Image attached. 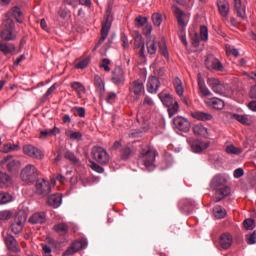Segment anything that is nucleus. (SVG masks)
<instances>
[{"mask_svg": "<svg viewBox=\"0 0 256 256\" xmlns=\"http://www.w3.org/2000/svg\"><path fill=\"white\" fill-rule=\"evenodd\" d=\"M92 159L96 161L99 165H109V161H111V156L107 149L101 146H94L91 150Z\"/></svg>", "mask_w": 256, "mask_h": 256, "instance_id": "nucleus-6", "label": "nucleus"}, {"mask_svg": "<svg viewBox=\"0 0 256 256\" xmlns=\"http://www.w3.org/2000/svg\"><path fill=\"white\" fill-rule=\"evenodd\" d=\"M147 21H148L147 17L139 15L134 20L135 27H137L138 29L141 27H145V25H147Z\"/></svg>", "mask_w": 256, "mask_h": 256, "instance_id": "nucleus-44", "label": "nucleus"}, {"mask_svg": "<svg viewBox=\"0 0 256 256\" xmlns=\"http://www.w3.org/2000/svg\"><path fill=\"white\" fill-rule=\"evenodd\" d=\"M65 159H68V161H71V163H79V160L77 158V156H75V153L71 152V151H66V153L64 154Z\"/></svg>", "mask_w": 256, "mask_h": 256, "instance_id": "nucleus-51", "label": "nucleus"}, {"mask_svg": "<svg viewBox=\"0 0 256 256\" xmlns=\"http://www.w3.org/2000/svg\"><path fill=\"white\" fill-rule=\"evenodd\" d=\"M157 155V150L151 149L148 146L140 151V159L143 162V165L146 167L147 171L155 170V158Z\"/></svg>", "mask_w": 256, "mask_h": 256, "instance_id": "nucleus-3", "label": "nucleus"}, {"mask_svg": "<svg viewBox=\"0 0 256 256\" xmlns=\"http://www.w3.org/2000/svg\"><path fill=\"white\" fill-rule=\"evenodd\" d=\"M13 213L9 210L0 211V221H9V218L12 217Z\"/></svg>", "mask_w": 256, "mask_h": 256, "instance_id": "nucleus-55", "label": "nucleus"}, {"mask_svg": "<svg viewBox=\"0 0 256 256\" xmlns=\"http://www.w3.org/2000/svg\"><path fill=\"white\" fill-rule=\"evenodd\" d=\"M249 97L250 99H256V85L251 87Z\"/></svg>", "mask_w": 256, "mask_h": 256, "instance_id": "nucleus-63", "label": "nucleus"}, {"mask_svg": "<svg viewBox=\"0 0 256 256\" xmlns=\"http://www.w3.org/2000/svg\"><path fill=\"white\" fill-rule=\"evenodd\" d=\"M72 111H76L78 117H81V118H84L85 115H86V111H85V108L84 107H74L72 108Z\"/></svg>", "mask_w": 256, "mask_h": 256, "instance_id": "nucleus-58", "label": "nucleus"}, {"mask_svg": "<svg viewBox=\"0 0 256 256\" xmlns=\"http://www.w3.org/2000/svg\"><path fill=\"white\" fill-rule=\"evenodd\" d=\"M232 119H235L238 121V123H241L242 125H251V122L249 121V115L247 114H232Z\"/></svg>", "mask_w": 256, "mask_h": 256, "instance_id": "nucleus-34", "label": "nucleus"}, {"mask_svg": "<svg viewBox=\"0 0 256 256\" xmlns=\"http://www.w3.org/2000/svg\"><path fill=\"white\" fill-rule=\"evenodd\" d=\"M233 245V236L229 233H224L220 236V246L222 249H229Z\"/></svg>", "mask_w": 256, "mask_h": 256, "instance_id": "nucleus-26", "label": "nucleus"}, {"mask_svg": "<svg viewBox=\"0 0 256 256\" xmlns=\"http://www.w3.org/2000/svg\"><path fill=\"white\" fill-rule=\"evenodd\" d=\"M53 231H55V233H58V235L65 237V235L69 233V225H67V223H64V222L55 224L53 226Z\"/></svg>", "mask_w": 256, "mask_h": 256, "instance_id": "nucleus-28", "label": "nucleus"}, {"mask_svg": "<svg viewBox=\"0 0 256 256\" xmlns=\"http://www.w3.org/2000/svg\"><path fill=\"white\" fill-rule=\"evenodd\" d=\"M132 153L133 151L131 150V147L124 146L123 148L120 149V159H122V161H127V159L131 157Z\"/></svg>", "mask_w": 256, "mask_h": 256, "instance_id": "nucleus-42", "label": "nucleus"}, {"mask_svg": "<svg viewBox=\"0 0 256 256\" xmlns=\"http://www.w3.org/2000/svg\"><path fill=\"white\" fill-rule=\"evenodd\" d=\"M13 201V196L7 192L0 193V205H7V203H11Z\"/></svg>", "mask_w": 256, "mask_h": 256, "instance_id": "nucleus-43", "label": "nucleus"}, {"mask_svg": "<svg viewBox=\"0 0 256 256\" xmlns=\"http://www.w3.org/2000/svg\"><path fill=\"white\" fill-rule=\"evenodd\" d=\"M208 105L212 107V109H216V111H222L225 109V102L219 98H211L208 102Z\"/></svg>", "mask_w": 256, "mask_h": 256, "instance_id": "nucleus-29", "label": "nucleus"}, {"mask_svg": "<svg viewBox=\"0 0 256 256\" xmlns=\"http://www.w3.org/2000/svg\"><path fill=\"white\" fill-rule=\"evenodd\" d=\"M15 29V22L13 19H5L0 26V37L3 41H13L17 38V35L13 33Z\"/></svg>", "mask_w": 256, "mask_h": 256, "instance_id": "nucleus-4", "label": "nucleus"}, {"mask_svg": "<svg viewBox=\"0 0 256 256\" xmlns=\"http://www.w3.org/2000/svg\"><path fill=\"white\" fill-rule=\"evenodd\" d=\"M65 135L72 141H81V139H83V134H81V132H73L71 129L66 130Z\"/></svg>", "mask_w": 256, "mask_h": 256, "instance_id": "nucleus-38", "label": "nucleus"}, {"mask_svg": "<svg viewBox=\"0 0 256 256\" xmlns=\"http://www.w3.org/2000/svg\"><path fill=\"white\" fill-rule=\"evenodd\" d=\"M208 85L211 87L212 91H214V93H217L218 95H222L223 91H225V86L221 84V81L215 78H209Z\"/></svg>", "mask_w": 256, "mask_h": 256, "instance_id": "nucleus-20", "label": "nucleus"}, {"mask_svg": "<svg viewBox=\"0 0 256 256\" xmlns=\"http://www.w3.org/2000/svg\"><path fill=\"white\" fill-rule=\"evenodd\" d=\"M244 227L247 231H253L255 229V220L251 218L244 220Z\"/></svg>", "mask_w": 256, "mask_h": 256, "instance_id": "nucleus-53", "label": "nucleus"}, {"mask_svg": "<svg viewBox=\"0 0 256 256\" xmlns=\"http://www.w3.org/2000/svg\"><path fill=\"white\" fill-rule=\"evenodd\" d=\"M25 221H27V216H25L24 214L18 213L15 216L14 221L10 226L11 231L12 233H14V235H19L21 231H23V225H25Z\"/></svg>", "mask_w": 256, "mask_h": 256, "instance_id": "nucleus-11", "label": "nucleus"}, {"mask_svg": "<svg viewBox=\"0 0 256 256\" xmlns=\"http://www.w3.org/2000/svg\"><path fill=\"white\" fill-rule=\"evenodd\" d=\"M213 213L216 219H224V217L227 215V211L220 205L213 208Z\"/></svg>", "mask_w": 256, "mask_h": 256, "instance_id": "nucleus-40", "label": "nucleus"}, {"mask_svg": "<svg viewBox=\"0 0 256 256\" xmlns=\"http://www.w3.org/2000/svg\"><path fill=\"white\" fill-rule=\"evenodd\" d=\"M193 133L195 135H199L200 137H207L208 135V130L205 126L202 124H196L193 127Z\"/></svg>", "mask_w": 256, "mask_h": 256, "instance_id": "nucleus-32", "label": "nucleus"}, {"mask_svg": "<svg viewBox=\"0 0 256 256\" xmlns=\"http://www.w3.org/2000/svg\"><path fill=\"white\" fill-rule=\"evenodd\" d=\"M146 47L148 55H155L157 53V42L155 40H147Z\"/></svg>", "mask_w": 256, "mask_h": 256, "instance_id": "nucleus-39", "label": "nucleus"}, {"mask_svg": "<svg viewBox=\"0 0 256 256\" xmlns=\"http://www.w3.org/2000/svg\"><path fill=\"white\" fill-rule=\"evenodd\" d=\"M20 178L23 183L31 185L36 179H39V170L35 165L28 164L21 170Z\"/></svg>", "mask_w": 256, "mask_h": 256, "instance_id": "nucleus-5", "label": "nucleus"}, {"mask_svg": "<svg viewBox=\"0 0 256 256\" xmlns=\"http://www.w3.org/2000/svg\"><path fill=\"white\" fill-rule=\"evenodd\" d=\"M233 175L235 179H240V177H243V175H245V171L243 170V168H238L234 171Z\"/></svg>", "mask_w": 256, "mask_h": 256, "instance_id": "nucleus-60", "label": "nucleus"}, {"mask_svg": "<svg viewBox=\"0 0 256 256\" xmlns=\"http://www.w3.org/2000/svg\"><path fill=\"white\" fill-rule=\"evenodd\" d=\"M172 9H173V13L177 19L178 25L180 27H182V29L187 27V22H185L187 14H185V12H183V10L179 9V6H177V5H173Z\"/></svg>", "mask_w": 256, "mask_h": 256, "instance_id": "nucleus-16", "label": "nucleus"}, {"mask_svg": "<svg viewBox=\"0 0 256 256\" xmlns=\"http://www.w3.org/2000/svg\"><path fill=\"white\" fill-rule=\"evenodd\" d=\"M210 189L215 191L212 196L214 203H219L231 195V187L227 185V178L223 174H217L212 178Z\"/></svg>", "mask_w": 256, "mask_h": 256, "instance_id": "nucleus-1", "label": "nucleus"}, {"mask_svg": "<svg viewBox=\"0 0 256 256\" xmlns=\"http://www.w3.org/2000/svg\"><path fill=\"white\" fill-rule=\"evenodd\" d=\"M22 151L24 155H27V157H30L31 159H37L38 161L45 159V153H43L41 149L33 144L24 145Z\"/></svg>", "mask_w": 256, "mask_h": 256, "instance_id": "nucleus-7", "label": "nucleus"}, {"mask_svg": "<svg viewBox=\"0 0 256 256\" xmlns=\"http://www.w3.org/2000/svg\"><path fill=\"white\" fill-rule=\"evenodd\" d=\"M144 35H151V31H153V26H151V24H147L144 29Z\"/></svg>", "mask_w": 256, "mask_h": 256, "instance_id": "nucleus-62", "label": "nucleus"}, {"mask_svg": "<svg viewBox=\"0 0 256 256\" xmlns=\"http://www.w3.org/2000/svg\"><path fill=\"white\" fill-rule=\"evenodd\" d=\"M134 46L135 49H140L139 55L142 59H145V42L143 41V36L139 34V31L135 32Z\"/></svg>", "mask_w": 256, "mask_h": 256, "instance_id": "nucleus-17", "label": "nucleus"}, {"mask_svg": "<svg viewBox=\"0 0 256 256\" xmlns=\"http://www.w3.org/2000/svg\"><path fill=\"white\" fill-rule=\"evenodd\" d=\"M15 49L14 44L0 42V51L4 53V55H11V53H15Z\"/></svg>", "mask_w": 256, "mask_h": 256, "instance_id": "nucleus-31", "label": "nucleus"}, {"mask_svg": "<svg viewBox=\"0 0 256 256\" xmlns=\"http://www.w3.org/2000/svg\"><path fill=\"white\" fill-rule=\"evenodd\" d=\"M1 165H6L7 171L9 173H17L21 168V162L19 160L13 159L12 155H8L1 160Z\"/></svg>", "mask_w": 256, "mask_h": 256, "instance_id": "nucleus-10", "label": "nucleus"}, {"mask_svg": "<svg viewBox=\"0 0 256 256\" xmlns=\"http://www.w3.org/2000/svg\"><path fill=\"white\" fill-rule=\"evenodd\" d=\"M92 171H95L96 173H105V168L101 167L99 163L92 162L91 164Z\"/></svg>", "mask_w": 256, "mask_h": 256, "instance_id": "nucleus-57", "label": "nucleus"}, {"mask_svg": "<svg viewBox=\"0 0 256 256\" xmlns=\"http://www.w3.org/2000/svg\"><path fill=\"white\" fill-rule=\"evenodd\" d=\"M94 86L96 87V91L99 93V95H103V93H105V83L99 75L94 77Z\"/></svg>", "mask_w": 256, "mask_h": 256, "instance_id": "nucleus-30", "label": "nucleus"}, {"mask_svg": "<svg viewBox=\"0 0 256 256\" xmlns=\"http://www.w3.org/2000/svg\"><path fill=\"white\" fill-rule=\"evenodd\" d=\"M200 39L201 41H209V28L207 26H200Z\"/></svg>", "mask_w": 256, "mask_h": 256, "instance_id": "nucleus-46", "label": "nucleus"}, {"mask_svg": "<svg viewBox=\"0 0 256 256\" xmlns=\"http://www.w3.org/2000/svg\"><path fill=\"white\" fill-rule=\"evenodd\" d=\"M205 65L208 71H223V63L212 54L206 57Z\"/></svg>", "mask_w": 256, "mask_h": 256, "instance_id": "nucleus-14", "label": "nucleus"}, {"mask_svg": "<svg viewBox=\"0 0 256 256\" xmlns=\"http://www.w3.org/2000/svg\"><path fill=\"white\" fill-rule=\"evenodd\" d=\"M121 41L123 43L124 49H129V39L127 38V35L125 33H121Z\"/></svg>", "mask_w": 256, "mask_h": 256, "instance_id": "nucleus-59", "label": "nucleus"}, {"mask_svg": "<svg viewBox=\"0 0 256 256\" xmlns=\"http://www.w3.org/2000/svg\"><path fill=\"white\" fill-rule=\"evenodd\" d=\"M111 25H113V12H111V7H109L104 15V21L102 22L101 37L96 43L93 51H96L100 45L105 43V39L109 36V31H111Z\"/></svg>", "mask_w": 256, "mask_h": 256, "instance_id": "nucleus-2", "label": "nucleus"}, {"mask_svg": "<svg viewBox=\"0 0 256 256\" xmlns=\"http://www.w3.org/2000/svg\"><path fill=\"white\" fill-rule=\"evenodd\" d=\"M46 137H52L51 130H42L40 132V139H45Z\"/></svg>", "mask_w": 256, "mask_h": 256, "instance_id": "nucleus-61", "label": "nucleus"}, {"mask_svg": "<svg viewBox=\"0 0 256 256\" xmlns=\"http://www.w3.org/2000/svg\"><path fill=\"white\" fill-rule=\"evenodd\" d=\"M0 185H4V187H11L13 185V179L9 174L0 172Z\"/></svg>", "mask_w": 256, "mask_h": 256, "instance_id": "nucleus-33", "label": "nucleus"}, {"mask_svg": "<svg viewBox=\"0 0 256 256\" xmlns=\"http://www.w3.org/2000/svg\"><path fill=\"white\" fill-rule=\"evenodd\" d=\"M173 124L178 131H182V133H189L191 130V122L183 116H176L173 119Z\"/></svg>", "mask_w": 256, "mask_h": 256, "instance_id": "nucleus-13", "label": "nucleus"}, {"mask_svg": "<svg viewBox=\"0 0 256 256\" xmlns=\"http://www.w3.org/2000/svg\"><path fill=\"white\" fill-rule=\"evenodd\" d=\"M13 151H21V146L19 144H4L2 152L3 153H11Z\"/></svg>", "mask_w": 256, "mask_h": 256, "instance_id": "nucleus-41", "label": "nucleus"}, {"mask_svg": "<svg viewBox=\"0 0 256 256\" xmlns=\"http://www.w3.org/2000/svg\"><path fill=\"white\" fill-rule=\"evenodd\" d=\"M159 52L160 55H163V57L169 59V51L167 50V45L165 43L159 45Z\"/></svg>", "mask_w": 256, "mask_h": 256, "instance_id": "nucleus-56", "label": "nucleus"}, {"mask_svg": "<svg viewBox=\"0 0 256 256\" xmlns=\"http://www.w3.org/2000/svg\"><path fill=\"white\" fill-rule=\"evenodd\" d=\"M47 221V215L45 212H36L29 218V223H32V225H43Z\"/></svg>", "mask_w": 256, "mask_h": 256, "instance_id": "nucleus-23", "label": "nucleus"}, {"mask_svg": "<svg viewBox=\"0 0 256 256\" xmlns=\"http://www.w3.org/2000/svg\"><path fill=\"white\" fill-rule=\"evenodd\" d=\"M36 195L47 197L51 193V182L45 179H38L35 184Z\"/></svg>", "mask_w": 256, "mask_h": 256, "instance_id": "nucleus-9", "label": "nucleus"}, {"mask_svg": "<svg viewBox=\"0 0 256 256\" xmlns=\"http://www.w3.org/2000/svg\"><path fill=\"white\" fill-rule=\"evenodd\" d=\"M217 7L221 17H229V1L217 0Z\"/></svg>", "mask_w": 256, "mask_h": 256, "instance_id": "nucleus-25", "label": "nucleus"}, {"mask_svg": "<svg viewBox=\"0 0 256 256\" xmlns=\"http://www.w3.org/2000/svg\"><path fill=\"white\" fill-rule=\"evenodd\" d=\"M71 88L76 91L78 97H81L86 91L85 86L81 82H72Z\"/></svg>", "mask_w": 256, "mask_h": 256, "instance_id": "nucleus-36", "label": "nucleus"}, {"mask_svg": "<svg viewBox=\"0 0 256 256\" xmlns=\"http://www.w3.org/2000/svg\"><path fill=\"white\" fill-rule=\"evenodd\" d=\"M226 153H228V155H241L243 150L241 148L235 147V145H228L226 147Z\"/></svg>", "mask_w": 256, "mask_h": 256, "instance_id": "nucleus-45", "label": "nucleus"}, {"mask_svg": "<svg viewBox=\"0 0 256 256\" xmlns=\"http://www.w3.org/2000/svg\"><path fill=\"white\" fill-rule=\"evenodd\" d=\"M91 63V57L87 56L75 65V69H85Z\"/></svg>", "mask_w": 256, "mask_h": 256, "instance_id": "nucleus-48", "label": "nucleus"}, {"mask_svg": "<svg viewBox=\"0 0 256 256\" xmlns=\"http://www.w3.org/2000/svg\"><path fill=\"white\" fill-rule=\"evenodd\" d=\"M246 243L248 245H255L256 243V230L253 231V233L246 235Z\"/></svg>", "mask_w": 256, "mask_h": 256, "instance_id": "nucleus-54", "label": "nucleus"}, {"mask_svg": "<svg viewBox=\"0 0 256 256\" xmlns=\"http://www.w3.org/2000/svg\"><path fill=\"white\" fill-rule=\"evenodd\" d=\"M178 111H179V103L177 101L172 103V105L168 106L169 117H173V115H176Z\"/></svg>", "mask_w": 256, "mask_h": 256, "instance_id": "nucleus-49", "label": "nucleus"}, {"mask_svg": "<svg viewBox=\"0 0 256 256\" xmlns=\"http://www.w3.org/2000/svg\"><path fill=\"white\" fill-rule=\"evenodd\" d=\"M47 203L50 205V207L57 209L58 207H61V203H63V196L59 193L50 195Z\"/></svg>", "mask_w": 256, "mask_h": 256, "instance_id": "nucleus-24", "label": "nucleus"}, {"mask_svg": "<svg viewBox=\"0 0 256 256\" xmlns=\"http://www.w3.org/2000/svg\"><path fill=\"white\" fill-rule=\"evenodd\" d=\"M109 65H111V60H109V58H104V59H102L100 68L104 69V71H106V73H109V71H111V67H109Z\"/></svg>", "mask_w": 256, "mask_h": 256, "instance_id": "nucleus-52", "label": "nucleus"}, {"mask_svg": "<svg viewBox=\"0 0 256 256\" xmlns=\"http://www.w3.org/2000/svg\"><path fill=\"white\" fill-rule=\"evenodd\" d=\"M248 109H250V111H254L256 113V101L249 102Z\"/></svg>", "mask_w": 256, "mask_h": 256, "instance_id": "nucleus-64", "label": "nucleus"}, {"mask_svg": "<svg viewBox=\"0 0 256 256\" xmlns=\"http://www.w3.org/2000/svg\"><path fill=\"white\" fill-rule=\"evenodd\" d=\"M234 9L237 17L240 19H247V12L245 10V5L241 2V0H234Z\"/></svg>", "mask_w": 256, "mask_h": 256, "instance_id": "nucleus-22", "label": "nucleus"}, {"mask_svg": "<svg viewBox=\"0 0 256 256\" xmlns=\"http://www.w3.org/2000/svg\"><path fill=\"white\" fill-rule=\"evenodd\" d=\"M152 21L156 27H161V24L163 23V16L159 13H154L152 14Z\"/></svg>", "mask_w": 256, "mask_h": 256, "instance_id": "nucleus-50", "label": "nucleus"}, {"mask_svg": "<svg viewBox=\"0 0 256 256\" xmlns=\"http://www.w3.org/2000/svg\"><path fill=\"white\" fill-rule=\"evenodd\" d=\"M159 87H161V81L156 76H149L147 82V91L148 93H157L159 91Z\"/></svg>", "mask_w": 256, "mask_h": 256, "instance_id": "nucleus-18", "label": "nucleus"}, {"mask_svg": "<svg viewBox=\"0 0 256 256\" xmlns=\"http://www.w3.org/2000/svg\"><path fill=\"white\" fill-rule=\"evenodd\" d=\"M111 81L114 85H125V70L121 66H116L112 71Z\"/></svg>", "mask_w": 256, "mask_h": 256, "instance_id": "nucleus-15", "label": "nucleus"}, {"mask_svg": "<svg viewBox=\"0 0 256 256\" xmlns=\"http://www.w3.org/2000/svg\"><path fill=\"white\" fill-rule=\"evenodd\" d=\"M158 97L165 107H171V105H173V96H171V94L160 93Z\"/></svg>", "mask_w": 256, "mask_h": 256, "instance_id": "nucleus-35", "label": "nucleus"}, {"mask_svg": "<svg viewBox=\"0 0 256 256\" xmlns=\"http://www.w3.org/2000/svg\"><path fill=\"white\" fill-rule=\"evenodd\" d=\"M88 245L87 239L82 238L80 240H76L74 243H72L71 247H69L62 256H70L75 255L78 251H81V249H86Z\"/></svg>", "mask_w": 256, "mask_h": 256, "instance_id": "nucleus-12", "label": "nucleus"}, {"mask_svg": "<svg viewBox=\"0 0 256 256\" xmlns=\"http://www.w3.org/2000/svg\"><path fill=\"white\" fill-rule=\"evenodd\" d=\"M3 240L9 253H21V247L19 246V242H17V239H15L14 235L3 233Z\"/></svg>", "mask_w": 256, "mask_h": 256, "instance_id": "nucleus-8", "label": "nucleus"}, {"mask_svg": "<svg viewBox=\"0 0 256 256\" xmlns=\"http://www.w3.org/2000/svg\"><path fill=\"white\" fill-rule=\"evenodd\" d=\"M193 119L197 121H211L213 119V115L203 111H195L191 113Z\"/></svg>", "mask_w": 256, "mask_h": 256, "instance_id": "nucleus-27", "label": "nucleus"}, {"mask_svg": "<svg viewBox=\"0 0 256 256\" xmlns=\"http://www.w3.org/2000/svg\"><path fill=\"white\" fill-rule=\"evenodd\" d=\"M57 89V84H53L47 91L46 93L42 96L41 101L42 103H45V101H47V99H49V97H51V95H53V93H55Z\"/></svg>", "mask_w": 256, "mask_h": 256, "instance_id": "nucleus-47", "label": "nucleus"}, {"mask_svg": "<svg viewBox=\"0 0 256 256\" xmlns=\"http://www.w3.org/2000/svg\"><path fill=\"white\" fill-rule=\"evenodd\" d=\"M130 85V93H133L136 96L141 95L145 91V85L143 84V80H135Z\"/></svg>", "mask_w": 256, "mask_h": 256, "instance_id": "nucleus-19", "label": "nucleus"}, {"mask_svg": "<svg viewBox=\"0 0 256 256\" xmlns=\"http://www.w3.org/2000/svg\"><path fill=\"white\" fill-rule=\"evenodd\" d=\"M209 145H210L209 142L194 140L191 142V149L193 153H201L202 151H205V149H208Z\"/></svg>", "mask_w": 256, "mask_h": 256, "instance_id": "nucleus-21", "label": "nucleus"}, {"mask_svg": "<svg viewBox=\"0 0 256 256\" xmlns=\"http://www.w3.org/2000/svg\"><path fill=\"white\" fill-rule=\"evenodd\" d=\"M198 87H199L200 93H202L204 97H209L211 95V91H209V88L205 86V80L201 79L200 77H198Z\"/></svg>", "mask_w": 256, "mask_h": 256, "instance_id": "nucleus-37", "label": "nucleus"}]
</instances>
